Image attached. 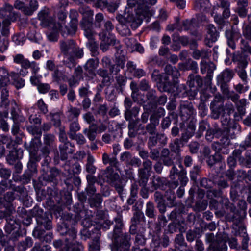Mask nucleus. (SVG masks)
Listing matches in <instances>:
<instances>
[{"mask_svg":"<svg viewBox=\"0 0 251 251\" xmlns=\"http://www.w3.org/2000/svg\"><path fill=\"white\" fill-rule=\"evenodd\" d=\"M165 75L163 79V87L164 91L178 93L181 89L185 90V86L178 85L177 79L180 76L178 70L176 67L170 65H167L165 68Z\"/></svg>","mask_w":251,"mask_h":251,"instance_id":"f257e3e1","label":"nucleus"},{"mask_svg":"<svg viewBox=\"0 0 251 251\" xmlns=\"http://www.w3.org/2000/svg\"><path fill=\"white\" fill-rule=\"evenodd\" d=\"M136 17H135L133 14H130L129 11H128V13L124 14L123 16H119L117 17L120 24L117 26L116 28L122 36L130 35V29L126 25V24L131 23V26L137 27L142 23L144 17L141 14H137L136 12Z\"/></svg>","mask_w":251,"mask_h":251,"instance_id":"f03ea898","label":"nucleus"},{"mask_svg":"<svg viewBox=\"0 0 251 251\" xmlns=\"http://www.w3.org/2000/svg\"><path fill=\"white\" fill-rule=\"evenodd\" d=\"M75 45L74 41L71 40L60 42V50L66 59L64 62H66V65L70 68L75 67L76 65L75 59L72 55Z\"/></svg>","mask_w":251,"mask_h":251,"instance_id":"7ed1b4c3","label":"nucleus"},{"mask_svg":"<svg viewBox=\"0 0 251 251\" xmlns=\"http://www.w3.org/2000/svg\"><path fill=\"white\" fill-rule=\"evenodd\" d=\"M157 0H127V4L130 8L136 7L135 11L137 14L145 17L150 6L155 4Z\"/></svg>","mask_w":251,"mask_h":251,"instance_id":"20e7f679","label":"nucleus"},{"mask_svg":"<svg viewBox=\"0 0 251 251\" xmlns=\"http://www.w3.org/2000/svg\"><path fill=\"white\" fill-rule=\"evenodd\" d=\"M38 18L40 21V25L44 27H53V24L56 23L50 15V10L46 8H44L39 12Z\"/></svg>","mask_w":251,"mask_h":251,"instance_id":"39448f33","label":"nucleus"},{"mask_svg":"<svg viewBox=\"0 0 251 251\" xmlns=\"http://www.w3.org/2000/svg\"><path fill=\"white\" fill-rule=\"evenodd\" d=\"M79 11L85 18H87V19H84L81 24V26L83 30L92 29V17L93 15V12L89 7L85 6L80 7Z\"/></svg>","mask_w":251,"mask_h":251,"instance_id":"423d86ee","label":"nucleus"},{"mask_svg":"<svg viewBox=\"0 0 251 251\" xmlns=\"http://www.w3.org/2000/svg\"><path fill=\"white\" fill-rule=\"evenodd\" d=\"M66 235L69 237L66 238L65 244L63 248L66 251H80L78 248L74 247L75 244L73 243V241L76 237V231L74 229H72L67 232Z\"/></svg>","mask_w":251,"mask_h":251,"instance_id":"0eeeda50","label":"nucleus"},{"mask_svg":"<svg viewBox=\"0 0 251 251\" xmlns=\"http://www.w3.org/2000/svg\"><path fill=\"white\" fill-rule=\"evenodd\" d=\"M54 140L55 137L52 134H47L44 135V144L45 146L41 150L44 155L48 154L50 150L53 148Z\"/></svg>","mask_w":251,"mask_h":251,"instance_id":"6e6552de","label":"nucleus"},{"mask_svg":"<svg viewBox=\"0 0 251 251\" xmlns=\"http://www.w3.org/2000/svg\"><path fill=\"white\" fill-rule=\"evenodd\" d=\"M102 173L104 176L103 180L110 184H114L119 179V174L114 172L111 167H108Z\"/></svg>","mask_w":251,"mask_h":251,"instance_id":"1a4fd4ad","label":"nucleus"},{"mask_svg":"<svg viewBox=\"0 0 251 251\" xmlns=\"http://www.w3.org/2000/svg\"><path fill=\"white\" fill-rule=\"evenodd\" d=\"M60 25L57 23L53 24V27L47 26L48 29L46 32V35L50 41L55 42L58 39V31L59 30V27Z\"/></svg>","mask_w":251,"mask_h":251,"instance_id":"9d476101","label":"nucleus"},{"mask_svg":"<svg viewBox=\"0 0 251 251\" xmlns=\"http://www.w3.org/2000/svg\"><path fill=\"white\" fill-rule=\"evenodd\" d=\"M194 112V109L190 103H184L180 106V114L184 120L193 115Z\"/></svg>","mask_w":251,"mask_h":251,"instance_id":"9b49d317","label":"nucleus"},{"mask_svg":"<svg viewBox=\"0 0 251 251\" xmlns=\"http://www.w3.org/2000/svg\"><path fill=\"white\" fill-rule=\"evenodd\" d=\"M121 240H122L120 243L119 246L118 243H114L113 246L111 247L112 251H118L121 247H122L125 250H127L129 247V240L130 236L127 234H124L121 236Z\"/></svg>","mask_w":251,"mask_h":251,"instance_id":"f8f14e48","label":"nucleus"},{"mask_svg":"<svg viewBox=\"0 0 251 251\" xmlns=\"http://www.w3.org/2000/svg\"><path fill=\"white\" fill-rule=\"evenodd\" d=\"M13 7L9 4H6L4 8L0 11V15L5 18V19L9 20L11 21H15L18 17L17 14L12 12Z\"/></svg>","mask_w":251,"mask_h":251,"instance_id":"ddd939ff","label":"nucleus"},{"mask_svg":"<svg viewBox=\"0 0 251 251\" xmlns=\"http://www.w3.org/2000/svg\"><path fill=\"white\" fill-rule=\"evenodd\" d=\"M150 123L146 126V129L151 135H155L156 133V126L159 125V120L155 115H152L150 118Z\"/></svg>","mask_w":251,"mask_h":251,"instance_id":"4468645a","label":"nucleus"},{"mask_svg":"<svg viewBox=\"0 0 251 251\" xmlns=\"http://www.w3.org/2000/svg\"><path fill=\"white\" fill-rule=\"evenodd\" d=\"M130 88L132 90L131 97L134 102L141 104L144 102L143 96L140 95L139 92V89L137 84L135 82H131L130 83Z\"/></svg>","mask_w":251,"mask_h":251,"instance_id":"2eb2a0df","label":"nucleus"},{"mask_svg":"<svg viewBox=\"0 0 251 251\" xmlns=\"http://www.w3.org/2000/svg\"><path fill=\"white\" fill-rule=\"evenodd\" d=\"M233 75L234 73L232 70L226 69L218 76L217 80L221 84L226 83L232 78Z\"/></svg>","mask_w":251,"mask_h":251,"instance_id":"dca6fc26","label":"nucleus"},{"mask_svg":"<svg viewBox=\"0 0 251 251\" xmlns=\"http://www.w3.org/2000/svg\"><path fill=\"white\" fill-rule=\"evenodd\" d=\"M70 147H72V144L69 142L63 143L59 146L61 160H66L68 157V154H72L74 152L73 150L70 148Z\"/></svg>","mask_w":251,"mask_h":251,"instance_id":"f3484780","label":"nucleus"},{"mask_svg":"<svg viewBox=\"0 0 251 251\" xmlns=\"http://www.w3.org/2000/svg\"><path fill=\"white\" fill-rule=\"evenodd\" d=\"M99 36L102 42H106L108 45L116 46V48L119 47V41L116 39L115 36L113 34L109 33L107 36L106 33L102 32L100 33Z\"/></svg>","mask_w":251,"mask_h":251,"instance_id":"a211bd4d","label":"nucleus"},{"mask_svg":"<svg viewBox=\"0 0 251 251\" xmlns=\"http://www.w3.org/2000/svg\"><path fill=\"white\" fill-rule=\"evenodd\" d=\"M160 160L164 165L170 166L173 164V160L170 155V151L166 148L163 149L161 152Z\"/></svg>","mask_w":251,"mask_h":251,"instance_id":"6ab92c4d","label":"nucleus"},{"mask_svg":"<svg viewBox=\"0 0 251 251\" xmlns=\"http://www.w3.org/2000/svg\"><path fill=\"white\" fill-rule=\"evenodd\" d=\"M58 23L60 25L59 29L60 30L62 35L64 37L75 34L77 30V25H75V27L74 28L71 22L69 23V26H65L64 27L62 25V23Z\"/></svg>","mask_w":251,"mask_h":251,"instance_id":"aec40b11","label":"nucleus"},{"mask_svg":"<svg viewBox=\"0 0 251 251\" xmlns=\"http://www.w3.org/2000/svg\"><path fill=\"white\" fill-rule=\"evenodd\" d=\"M232 61L237 64L239 67L244 68L247 65V57L244 54H234L232 57Z\"/></svg>","mask_w":251,"mask_h":251,"instance_id":"412c9836","label":"nucleus"},{"mask_svg":"<svg viewBox=\"0 0 251 251\" xmlns=\"http://www.w3.org/2000/svg\"><path fill=\"white\" fill-rule=\"evenodd\" d=\"M22 150L21 149H14L9 152L7 156L6 159L8 163L10 165L14 164L15 161L22 157Z\"/></svg>","mask_w":251,"mask_h":251,"instance_id":"4be33fe9","label":"nucleus"},{"mask_svg":"<svg viewBox=\"0 0 251 251\" xmlns=\"http://www.w3.org/2000/svg\"><path fill=\"white\" fill-rule=\"evenodd\" d=\"M97 130L98 128L96 126L94 125H91L88 128H85L83 133L90 141H94L96 137Z\"/></svg>","mask_w":251,"mask_h":251,"instance_id":"5701e85b","label":"nucleus"},{"mask_svg":"<svg viewBox=\"0 0 251 251\" xmlns=\"http://www.w3.org/2000/svg\"><path fill=\"white\" fill-rule=\"evenodd\" d=\"M230 144V140L227 137H222L219 142L213 144V148L216 151H222L223 149H226Z\"/></svg>","mask_w":251,"mask_h":251,"instance_id":"b1692460","label":"nucleus"},{"mask_svg":"<svg viewBox=\"0 0 251 251\" xmlns=\"http://www.w3.org/2000/svg\"><path fill=\"white\" fill-rule=\"evenodd\" d=\"M219 33L214 26L211 24L207 26V39L211 42H214L217 41Z\"/></svg>","mask_w":251,"mask_h":251,"instance_id":"393cba45","label":"nucleus"},{"mask_svg":"<svg viewBox=\"0 0 251 251\" xmlns=\"http://www.w3.org/2000/svg\"><path fill=\"white\" fill-rule=\"evenodd\" d=\"M188 83L190 87H194L195 83L197 85V87H201L203 84V81L201 77L199 75H194L191 74L189 75L188 79Z\"/></svg>","mask_w":251,"mask_h":251,"instance_id":"a878e982","label":"nucleus"},{"mask_svg":"<svg viewBox=\"0 0 251 251\" xmlns=\"http://www.w3.org/2000/svg\"><path fill=\"white\" fill-rule=\"evenodd\" d=\"M209 247L212 249V251H226L227 249L226 241L223 240L214 242Z\"/></svg>","mask_w":251,"mask_h":251,"instance_id":"bb28decb","label":"nucleus"},{"mask_svg":"<svg viewBox=\"0 0 251 251\" xmlns=\"http://www.w3.org/2000/svg\"><path fill=\"white\" fill-rule=\"evenodd\" d=\"M102 161L104 164H109L111 166L118 167V161L116 156L110 157L107 153H104L102 155Z\"/></svg>","mask_w":251,"mask_h":251,"instance_id":"cd10ccee","label":"nucleus"},{"mask_svg":"<svg viewBox=\"0 0 251 251\" xmlns=\"http://www.w3.org/2000/svg\"><path fill=\"white\" fill-rule=\"evenodd\" d=\"M215 69V66L212 62L207 63L205 61H201V71L202 74H204L206 72L207 70H208V71H209V70L212 71ZM207 77H209V78L211 79V72H208Z\"/></svg>","mask_w":251,"mask_h":251,"instance_id":"c85d7f7f","label":"nucleus"},{"mask_svg":"<svg viewBox=\"0 0 251 251\" xmlns=\"http://www.w3.org/2000/svg\"><path fill=\"white\" fill-rule=\"evenodd\" d=\"M80 129V126L78 120H75L71 122L69 125V131L68 133L70 138H73V136Z\"/></svg>","mask_w":251,"mask_h":251,"instance_id":"c756f323","label":"nucleus"},{"mask_svg":"<svg viewBox=\"0 0 251 251\" xmlns=\"http://www.w3.org/2000/svg\"><path fill=\"white\" fill-rule=\"evenodd\" d=\"M115 225L114 226V229L113 231L114 234V238L117 240L118 234L121 232V228L123 226L122 218V216L118 215L115 218Z\"/></svg>","mask_w":251,"mask_h":251,"instance_id":"7c9ffc66","label":"nucleus"},{"mask_svg":"<svg viewBox=\"0 0 251 251\" xmlns=\"http://www.w3.org/2000/svg\"><path fill=\"white\" fill-rule=\"evenodd\" d=\"M178 170L176 166H173L171 170L170 171L169 177L172 180L171 182L170 183V186L172 189H175L178 186V182L177 181L174 180L175 179V175H177Z\"/></svg>","mask_w":251,"mask_h":251,"instance_id":"2f4dec72","label":"nucleus"},{"mask_svg":"<svg viewBox=\"0 0 251 251\" xmlns=\"http://www.w3.org/2000/svg\"><path fill=\"white\" fill-rule=\"evenodd\" d=\"M71 160L67 162L65 164V168L68 169L70 173L72 172L74 174H78L81 171V166L77 162H75L70 168Z\"/></svg>","mask_w":251,"mask_h":251,"instance_id":"473e14b6","label":"nucleus"},{"mask_svg":"<svg viewBox=\"0 0 251 251\" xmlns=\"http://www.w3.org/2000/svg\"><path fill=\"white\" fill-rule=\"evenodd\" d=\"M99 64V60L98 58L90 59L88 60L84 67L89 72H92L96 69Z\"/></svg>","mask_w":251,"mask_h":251,"instance_id":"72a5a7b5","label":"nucleus"},{"mask_svg":"<svg viewBox=\"0 0 251 251\" xmlns=\"http://www.w3.org/2000/svg\"><path fill=\"white\" fill-rule=\"evenodd\" d=\"M125 66V61L123 60H118L115 64H112L109 67V72L111 74H117L120 72V70L123 69Z\"/></svg>","mask_w":251,"mask_h":251,"instance_id":"f704fd0d","label":"nucleus"},{"mask_svg":"<svg viewBox=\"0 0 251 251\" xmlns=\"http://www.w3.org/2000/svg\"><path fill=\"white\" fill-rule=\"evenodd\" d=\"M94 161L95 159L94 157L89 155L87 157L86 170L88 173L91 174H94L96 170V167L93 165Z\"/></svg>","mask_w":251,"mask_h":251,"instance_id":"c9c22d12","label":"nucleus"},{"mask_svg":"<svg viewBox=\"0 0 251 251\" xmlns=\"http://www.w3.org/2000/svg\"><path fill=\"white\" fill-rule=\"evenodd\" d=\"M229 6V3L228 1L224 0H221L220 7L223 9V17L225 19L229 18L230 15Z\"/></svg>","mask_w":251,"mask_h":251,"instance_id":"e433bc0d","label":"nucleus"},{"mask_svg":"<svg viewBox=\"0 0 251 251\" xmlns=\"http://www.w3.org/2000/svg\"><path fill=\"white\" fill-rule=\"evenodd\" d=\"M68 118L70 121L77 120L80 114V110L75 107H71L68 111Z\"/></svg>","mask_w":251,"mask_h":251,"instance_id":"4c0bfd02","label":"nucleus"},{"mask_svg":"<svg viewBox=\"0 0 251 251\" xmlns=\"http://www.w3.org/2000/svg\"><path fill=\"white\" fill-rule=\"evenodd\" d=\"M28 132L36 138H40L42 135V131L39 127L36 126H30L27 127Z\"/></svg>","mask_w":251,"mask_h":251,"instance_id":"58836bf2","label":"nucleus"},{"mask_svg":"<svg viewBox=\"0 0 251 251\" xmlns=\"http://www.w3.org/2000/svg\"><path fill=\"white\" fill-rule=\"evenodd\" d=\"M140 107L138 106H134L129 110V113L125 112V118L127 121H130L132 117H136L139 114Z\"/></svg>","mask_w":251,"mask_h":251,"instance_id":"ea45409f","label":"nucleus"},{"mask_svg":"<svg viewBox=\"0 0 251 251\" xmlns=\"http://www.w3.org/2000/svg\"><path fill=\"white\" fill-rule=\"evenodd\" d=\"M209 6V1L208 0H200L196 1L195 4V8L198 10H204Z\"/></svg>","mask_w":251,"mask_h":251,"instance_id":"a19ab883","label":"nucleus"},{"mask_svg":"<svg viewBox=\"0 0 251 251\" xmlns=\"http://www.w3.org/2000/svg\"><path fill=\"white\" fill-rule=\"evenodd\" d=\"M237 111L240 115H244L245 113V106L246 105V100L242 99L239 100L236 103Z\"/></svg>","mask_w":251,"mask_h":251,"instance_id":"79ce46f5","label":"nucleus"},{"mask_svg":"<svg viewBox=\"0 0 251 251\" xmlns=\"http://www.w3.org/2000/svg\"><path fill=\"white\" fill-rule=\"evenodd\" d=\"M89 199L91 206L98 207L102 202L101 197L100 194H96Z\"/></svg>","mask_w":251,"mask_h":251,"instance_id":"37998d69","label":"nucleus"},{"mask_svg":"<svg viewBox=\"0 0 251 251\" xmlns=\"http://www.w3.org/2000/svg\"><path fill=\"white\" fill-rule=\"evenodd\" d=\"M169 147L172 151L178 153L181 148V140L178 139H175L170 144Z\"/></svg>","mask_w":251,"mask_h":251,"instance_id":"c03bdc74","label":"nucleus"},{"mask_svg":"<svg viewBox=\"0 0 251 251\" xmlns=\"http://www.w3.org/2000/svg\"><path fill=\"white\" fill-rule=\"evenodd\" d=\"M139 176L140 180L139 183L140 186L145 187L148 179V176L146 173H144V170L142 169L139 170Z\"/></svg>","mask_w":251,"mask_h":251,"instance_id":"a18cd8bd","label":"nucleus"},{"mask_svg":"<svg viewBox=\"0 0 251 251\" xmlns=\"http://www.w3.org/2000/svg\"><path fill=\"white\" fill-rule=\"evenodd\" d=\"M87 46L88 47L90 51L92 52L93 56H95L98 54L97 50L98 47L97 44L94 41V39L88 41L87 43Z\"/></svg>","mask_w":251,"mask_h":251,"instance_id":"49530a36","label":"nucleus"},{"mask_svg":"<svg viewBox=\"0 0 251 251\" xmlns=\"http://www.w3.org/2000/svg\"><path fill=\"white\" fill-rule=\"evenodd\" d=\"M78 16V12L76 10L72 9L70 10L69 17L71 19L70 22L73 25V26L75 27V25H77L78 20L77 17Z\"/></svg>","mask_w":251,"mask_h":251,"instance_id":"de8ad7c7","label":"nucleus"},{"mask_svg":"<svg viewBox=\"0 0 251 251\" xmlns=\"http://www.w3.org/2000/svg\"><path fill=\"white\" fill-rule=\"evenodd\" d=\"M146 215L150 218L154 217V206L152 202H148L146 204Z\"/></svg>","mask_w":251,"mask_h":251,"instance_id":"09e8293b","label":"nucleus"},{"mask_svg":"<svg viewBox=\"0 0 251 251\" xmlns=\"http://www.w3.org/2000/svg\"><path fill=\"white\" fill-rule=\"evenodd\" d=\"M225 34L227 41L237 39L240 36V34L238 32L233 30H226Z\"/></svg>","mask_w":251,"mask_h":251,"instance_id":"8fccbe9b","label":"nucleus"},{"mask_svg":"<svg viewBox=\"0 0 251 251\" xmlns=\"http://www.w3.org/2000/svg\"><path fill=\"white\" fill-rule=\"evenodd\" d=\"M167 100V97L166 96L162 95L160 96L157 100H155V102H154L153 103H152V105L151 106V109H150V111L151 110V109H153L156 107L157 105H164Z\"/></svg>","mask_w":251,"mask_h":251,"instance_id":"3c124183","label":"nucleus"},{"mask_svg":"<svg viewBox=\"0 0 251 251\" xmlns=\"http://www.w3.org/2000/svg\"><path fill=\"white\" fill-rule=\"evenodd\" d=\"M10 20L5 19L3 21L2 28L1 30V34L3 36H8L9 34V26L10 25Z\"/></svg>","mask_w":251,"mask_h":251,"instance_id":"603ef678","label":"nucleus"},{"mask_svg":"<svg viewBox=\"0 0 251 251\" xmlns=\"http://www.w3.org/2000/svg\"><path fill=\"white\" fill-rule=\"evenodd\" d=\"M37 87L39 92L41 94L48 93L50 89V85L48 83H40Z\"/></svg>","mask_w":251,"mask_h":251,"instance_id":"864d4df0","label":"nucleus"},{"mask_svg":"<svg viewBox=\"0 0 251 251\" xmlns=\"http://www.w3.org/2000/svg\"><path fill=\"white\" fill-rule=\"evenodd\" d=\"M165 197L166 198L168 201H170V204L171 206H173L175 205L174 204V200L176 199V196L175 193L171 190V189H169L166 191Z\"/></svg>","mask_w":251,"mask_h":251,"instance_id":"5fc2aeb1","label":"nucleus"},{"mask_svg":"<svg viewBox=\"0 0 251 251\" xmlns=\"http://www.w3.org/2000/svg\"><path fill=\"white\" fill-rule=\"evenodd\" d=\"M83 54L84 53L83 49L79 47H77L75 45V47L72 52V55L74 58H81L83 57Z\"/></svg>","mask_w":251,"mask_h":251,"instance_id":"6e6d98bb","label":"nucleus"},{"mask_svg":"<svg viewBox=\"0 0 251 251\" xmlns=\"http://www.w3.org/2000/svg\"><path fill=\"white\" fill-rule=\"evenodd\" d=\"M207 55V52L204 50H196L193 52V57L196 59H199L200 58H205Z\"/></svg>","mask_w":251,"mask_h":251,"instance_id":"4d7b16f0","label":"nucleus"},{"mask_svg":"<svg viewBox=\"0 0 251 251\" xmlns=\"http://www.w3.org/2000/svg\"><path fill=\"white\" fill-rule=\"evenodd\" d=\"M9 92L8 90H7L6 88H3L1 90V100L2 104L7 106L9 104V100L8 99V97L9 96Z\"/></svg>","mask_w":251,"mask_h":251,"instance_id":"13d9d810","label":"nucleus"},{"mask_svg":"<svg viewBox=\"0 0 251 251\" xmlns=\"http://www.w3.org/2000/svg\"><path fill=\"white\" fill-rule=\"evenodd\" d=\"M178 176L181 185L182 186H185L188 181V179L186 176V173L184 171H181L178 173Z\"/></svg>","mask_w":251,"mask_h":251,"instance_id":"bf43d9fd","label":"nucleus"},{"mask_svg":"<svg viewBox=\"0 0 251 251\" xmlns=\"http://www.w3.org/2000/svg\"><path fill=\"white\" fill-rule=\"evenodd\" d=\"M25 40V37L23 34L15 35L12 37L13 41L17 45H22Z\"/></svg>","mask_w":251,"mask_h":251,"instance_id":"052dcab7","label":"nucleus"},{"mask_svg":"<svg viewBox=\"0 0 251 251\" xmlns=\"http://www.w3.org/2000/svg\"><path fill=\"white\" fill-rule=\"evenodd\" d=\"M71 139L75 140L77 143L79 145H83L86 142V140L84 136L81 133L75 134L73 136V138Z\"/></svg>","mask_w":251,"mask_h":251,"instance_id":"680f3d73","label":"nucleus"},{"mask_svg":"<svg viewBox=\"0 0 251 251\" xmlns=\"http://www.w3.org/2000/svg\"><path fill=\"white\" fill-rule=\"evenodd\" d=\"M143 217V214L139 211H136L131 219V223L133 224H138L141 219Z\"/></svg>","mask_w":251,"mask_h":251,"instance_id":"e2e57ef3","label":"nucleus"},{"mask_svg":"<svg viewBox=\"0 0 251 251\" xmlns=\"http://www.w3.org/2000/svg\"><path fill=\"white\" fill-rule=\"evenodd\" d=\"M97 74L100 76L102 77L105 81L107 82L109 81L110 77L107 70L103 69H99L97 71Z\"/></svg>","mask_w":251,"mask_h":251,"instance_id":"0e129e2a","label":"nucleus"},{"mask_svg":"<svg viewBox=\"0 0 251 251\" xmlns=\"http://www.w3.org/2000/svg\"><path fill=\"white\" fill-rule=\"evenodd\" d=\"M100 245L98 239H96L89 244L90 251H98L100 250Z\"/></svg>","mask_w":251,"mask_h":251,"instance_id":"69168bd1","label":"nucleus"},{"mask_svg":"<svg viewBox=\"0 0 251 251\" xmlns=\"http://www.w3.org/2000/svg\"><path fill=\"white\" fill-rule=\"evenodd\" d=\"M247 6V2L246 1H244V5L242 7H239L238 9V14L239 16L241 17H245L247 15V9L246 7Z\"/></svg>","mask_w":251,"mask_h":251,"instance_id":"338daca9","label":"nucleus"},{"mask_svg":"<svg viewBox=\"0 0 251 251\" xmlns=\"http://www.w3.org/2000/svg\"><path fill=\"white\" fill-rule=\"evenodd\" d=\"M38 108L40 109L41 112L44 114L47 113L48 108L47 105L45 103L42 99H40L37 103Z\"/></svg>","mask_w":251,"mask_h":251,"instance_id":"774afa93","label":"nucleus"}]
</instances>
